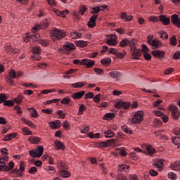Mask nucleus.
<instances>
[{"label":"nucleus","mask_w":180,"mask_h":180,"mask_svg":"<svg viewBox=\"0 0 180 180\" xmlns=\"http://www.w3.org/2000/svg\"><path fill=\"white\" fill-rule=\"evenodd\" d=\"M144 120V111L139 110L134 113V117L129 120L131 124H139Z\"/></svg>","instance_id":"f257e3e1"},{"label":"nucleus","mask_w":180,"mask_h":180,"mask_svg":"<svg viewBox=\"0 0 180 180\" xmlns=\"http://www.w3.org/2000/svg\"><path fill=\"white\" fill-rule=\"evenodd\" d=\"M51 37L53 41H56V39L60 40L65 37V32L63 30L56 28L52 31Z\"/></svg>","instance_id":"f03ea898"},{"label":"nucleus","mask_w":180,"mask_h":180,"mask_svg":"<svg viewBox=\"0 0 180 180\" xmlns=\"http://www.w3.org/2000/svg\"><path fill=\"white\" fill-rule=\"evenodd\" d=\"M116 141H117V139H110L107 141L104 142H100L97 143L98 148H105L107 147H112L113 146H116Z\"/></svg>","instance_id":"7ed1b4c3"},{"label":"nucleus","mask_w":180,"mask_h":180,"mask_svg":"<svg viewBox=\"0 0 180 180\" xmlns=\"http://www.w3.org/2000/svg\"><path fill=\"white\" fill-rule=\"evenodd\" d=\"M168 110L172 112V116L174 120H178L179 119V111H178V107L176 105H169L168 108Z\"/></svg>","instance_id":"20e7f679"},{"label":"nucleus","mask_w":180,"mask_h":180,"mask_svg":"<svg viewBox=\"0 0 180 180\" xmlns=\"http://www.w3.org/2000/svg\"><path fill=\"white\" fill-rule=\"evenodd\" d=\"M59 175L62 176V178H68L71 176V173L68 172V171L65 170L67 168L64 167V165L61 164L59 165Z\"/></svg>","instance_id":"39448f33"},{"label":"nucleus","mask_w":180,"mask_h":180,"mask_svg":"<svg viewBox=\"0 0 180 180\" xmlns=\"http://www.w3.org/2000/svg\"><path fill=\"white\" fill-rule=\"evenodd\" d=\"M107 41L106 43L108 46H116L117 44V41H116L117 37H116V34H110L107 35Z\"/></svg>","instance_id":"423d86ee"},{"label":"nucleus","mask_w":180,"mask_h":180,"mask_svg":"<svg viewBox=\"0 0 180 180\" xmlns=\"http://www.w3.org/2000/svg\"><path fill=\"white\" fill-rule=\"evenodd\" d=\"M49 21L47 19L45 20V25L41 24H36L34 27L32 29V33H35L37 30H40V29H47L49 27Z\"/></svg>","instance_id":"0eeeda50"},{"label":"nucleus","mask_w":180,"mask_h":180,"mask_svg":"<svg viewBox=\"0 0 180 180\" xmlns=\"http://www.w3.org/2000/svg\"><path fill=\"white\" fill-rule=\"evenodd\" d=\"M96 19H98V15L91 16L89 21L87 22V26L89 29H94L96 26Z\"/></svg>","instance_id":"6e6552de"},{"label":"nucleus","mask_w":180,"mask_h":180,"mask_svg":"<svg viewBox=\"0 0 180 180\" xmlns=\"http://www.w3.org/2000/svg\"><path fill=\"white\" fill-rule=\"evenodd\" d=\"M148 44H149V46H151L153 49H161V47H162V44H161V42L157 39H154L152 41H148Z\"/></svg>","instance_id":"1a4fd4ad"},{"label":"nucleus","mask_w":180,"mask_h":180,"mask_svg":"<svg viewBox=\"0 0 180 180\" xmlns=\"http://www.w3.org/2000/svg\"><path fill=\"white\" fill-rule=\"evenodd\" d=\"M152 55L153 57L156 58H159L160 60H162L165 57V51H160V50H155L152 51Z\"/></svg>","instance_id":"9d476101"},{"label":"nucleus","mask_w":180,"mask_h":180,"mask_svg":"<svg viewBox=\"0 0 180 180\" xmlns=\"http://www.w3.org/2000/svg\"><path fill=\"white\" fill-rule=\"evenodd\" d=\"M171 22L176 27H180V18L177 14H174L171 16Z\"/></svg>","instance_id":"9b49d317"},{"label":"nucleus","mask_w":180,"mask_h":180,"mask_svg":"<svg viewBox=\"0 0 180 180\" xmlns=\"http://www.w3.org/2000/svg\"><path fill=\"white\" fill-rule=\"evenodd\" d=\"M159 20L165 26L168 25L171 22V20L169 19V18L167 17V15H159Z\"/></svg>","instance_id":"f8f14e48"},{"label":"nucleus","mask_w":180,"mask_h":180,"mask_svg":"<svg viewBox=\"0 0 180 180\" xmlns=\"http://www.w3.org/2000/svg\"><path fill=\"white\" fill-rule=\"evenodd\" d=\"M131 51L133 60H139L140 58V56H141V51L140 49H135Z\"/></svg>","instance_id":"ddd939ff"},{"label":"nucleus","mask_w":180,"mask_h":180,"mask_svg":"<svg viewBox=\"0 0 180 180\" xmlns=\"http://www.w3.org/2000/svg\"><path fill=\"white\" fill-rule=\"evenodd\" d=\"M63 49L65 51H72V50H75V45L72 43L67 42L64 46Z\"/></svg>","instance_id":"4468645a"},{"label":"nucleus","mask_w":180,"mask_h":180,"mask_svg":"<svg viewBox=\"0 0 180 180\" xmlns=\"http://www.w3.org/2000/svg\"><path fill=\"white\" fill-rule=\"evenodd\" d=\"M110 77L111 78H113L114 79H117V81H119V78H120L121 73L119 71L115 70L109 72Z\"/></svg>","instance_id":"2eb2a0df"},{"label":"nucleus","mask_w":180,"mask_h":180,"mask_svg":"<svg viewBox=\"0 0 180 180\" xmlns=\"http://www.w3.org/2000/svg\"><path fill=\"white\" fill-rule=\"evenodd\" d=\"M120 18L121 19H125L127 22H131V20H133V15H127V13L122 12L120 13Z\"/></svg>","instance_id":"dca6fc26"},{"label":"nucleus","mask_w":180,"mask_h":180,"mask_svg":"<svg viewBox=\"0 0 180 180\" xmlns=\"http://www.w3.org/2000/svg\"><path fill=\"white\" fill-rule=\"evenodd\" d=\"M84 95H85V91H81L73 94L71 97L72 99H81Z\"/></svg>","instance_id":"f3484780"},{"label":"nucleus","mask_w":180,"mask_h":180,"mask_svg":"<svg viewBox=\"0 0 180 180\" xmlns=\"http://www.w3.org/2000/svg\"><path fill=\"white\" fill-rule=\"evenodd\" d=\"M28 141L31 143V144H39L41 141V138L36 137V136H30L28 139Z\"/></svg>","instance_id":"a211bd4d"},{"label":"nucleus","mask_w":180,"mask_h":180,"mask_svg":"<svg viewBox=\"0 0 180 180\" xmlns=\"http://www.w3.org/2000/svg\"><path fill=\"white\" fill-rule=\"evenodd\" d=\"M55 146L57 148V150H65V146H64V143H63L61 141L58 140H56L54 141Z\"/></svg>","instance_id":"6ab92c4d"},{"label":"nucleus","mask_w":180,"mask_h":180,"mask_svg":"<svg viewBox=\"0 0 180 180\" xmlns=\"http://www.w3.org/2000/svg\"><path fill=\"white\" fill-rule=\"evenodd\" d=\"M23 99H25V96H23V95L22 94H19L18 96H17V97L13 99V102L20 105V103L23 102Z\"/></svg>","instance_id":"aec40b11"},{"label":"nucleus","mask_w":180,"mask_h":180,"mask_svg":"<svg viewBox=\"0 0 180 180\" xmlns=\"http://www.w3.org/2000/svg\"><path fill=\"white\" fill-rule=\"evenodd\" d=\"M27 110H32V111H30L31 117H34L35 119L36 117H39V113L37 112V110L34 107L27 108Z\"/></svg>","instance_id":"412c9836"},{"label":"nucleus","mask_w":180,"mask_h":180,"mask_svg":"<svg viewBox=\"0 0 180 180\" xmlns=\"http://www.w3.org/2000/svg\"><path fill=\"white\" fill-rule=\"evenodd\" d=\"M170 168L174 171H180V161L176 160L174 164L170 165Z\"/></svg>","instance_id":"4be33fe9"},{"label":"nucleus","mask_w":180,"mask_h":180,"mask_svg":"<svg viewBox=\"0 0 180 180\" xmlns=\"http://www.w3.org/2000/svg\"><path fill=\"white\" fill-rule=\"evenodd\" d=\"M18 136V134L16 133H13V134H9L7 136H6L4 139V141H11L13 139H15Z\"/></svg>","instance_id":"5701e85b"},{"label":"nucleus","mask_w":180,"mask_h":180,"mask_svg":"<svg viewBox=\"0 0 180 180\" xmlns=\"http://www.w3.org/2000/svg\"><path fill=\"white\" fill-rule=\"evenodd\" d=\"M55 13L58 16H61L62 18H65V15H68V13H70V11H68V10H65L63 11H60L58 10H56Z\"/></svg>","instance_id":"b1692460"},{"label":"nucleus","mask_w":180,"mask_h":180,"mask_svg":"<svg viewBox=\"0 0 180 180\" xmlns=\"http://www.w3.org/2000/svg\"><path fill=\"white\" fill-rule=\"evenodd\" d=\"M86 85V82H79L75 84H72V88H82V86Z\"/></svg>","instance_id":"393cba45"},{"label":"nucleus","mask_w":180,"mask_h":180,"mask_svg":"<svg viewBox=\"0 0 180 180\" xmlns=\"http://www.w3.org/2000/svg\"><path fill=\"white\" fill-rule=\"evenodd\" d=\"M154 167L158 168L159 171H162L164 168V162L162 160H160L153 164Z\"/></svg>","instance_id":"a878e982"},{"label":"nucleus","mask_w":180,"mask_h":180,"mask_svg":"<svg viewBox=\"0 0 180 180\" xmlns=\"http://www.w3.org/2000/svg\"><path fill=\"white\" fill-rule=\"evenodd\" d=\"M21 120H22V122L25 123L27 126H30V127H32V129H36V125H34V124L29 120H27L26 118H21Z\"/></svg>","instance_id":"bb28decb"},{"label":"nucleus","mask_w":180,"mask_h":180,"mask_svg":"<svg viewBox=\"0 0 180 180\" xmlns=\"http://www.w3.org/2000/svg\"><path fill=\"white\" fill-rule=\"evenodd\" d=\"M35 150H37L38 158H40V157L43 155V151H44V148H43L42 146H38Z\"/></svg>","instance_id":"cd10ccee"},{"label":"nucleus","mask_w":180,"mask_h":180,"mask_svg":"<svg viewBox=\"0 0 180 180\" xmlns=\"http://www.w3.org/2000/svg\"><path fill=\"white\" fill-rule=\"evenodd\" d=\"M110 63H112V60L109 58H106L101 60V64H102V65H103L104 67H108V65H109Z\"/></svg>","instance_id":"c85d7f7f"},{"label":"nucleus","mask_w":180,"mask_h":180,"mask_svg":"<svg viewBox=\"0 0 180 180\" xmlns=\"http://www.w3.org/2000/svg\"><path fill=\"white\" fill-rule=\"evenodd\" d=\"M75 44L77 47H86L88 46V41H77Z\"/></svg>","instance_id":"c756f323"},{"label":"nucleus","mask_w":180,"mask_h":180,"mask_svg":"<svg viewBox=\"0 0 180 180\" xmlns=\"http://www.w3.org/2000/svg\"><path fill=\"white\" fill-rule=\"evenodd\" d=\"M91 11L90 13H91L92 15H96V13H99V12H101V6H94L93 8H91Z\"/></svg>","instance_id":"7c9ffc66"},{"label":"nucleus","mask_w":180,"mask_h":180,"mask_svg":"<svg viewBox=\"0 0 180 180\" xmlns=\"http://www.w3.org/2000/svg\"><path fill=\"white\" fill-rule=\"evenodd\" d=\"M104 120H112L115 119V113H107L103 117Z\"/></svg>","instance_id":"2f4dec72"},{"label":"nucleus","mask_w":180,"mask_h":180,"mask_svg":"<svg viewBox=\"0 0 180 180\" xmlns=\"http://www.w3.org/2000/svg\"><path fill=\"white\" fill-rule=\"evenodd\" d=\"M124 169H130V166L127 165H120L118 166V171L120 172H123Z\"/></svg>","instance_id":"473e14b6"},{"label":"nucleus","mask_w":180,"mask_h":180,"mask_svg":"<svg viewBox=\"0 0 180 180\" xmlns=\"http://www.w3.org/2000/svg\"><path fill=\"white\" fill-rule=\"evenodd\" d=\"M158 34H160V38L162 40H167L168 39V34L164 31L158 32Z\"/></svg>","instance_id":"72a5a7b5"},{"label":"nucleus","mask_w":180,"mask_h":180,"mask_svg":"<svg viewBox=\"0 0 180 180\" xmlns=\"http://www.w3.org/2000/svg\"><path fill=\"white\" fill-rule=\"evenodd\" d=\"M41 51V49H40V46H34L32 48V53L34 54V56H36L37 54H40Z\"/></svg>","instance_id":"f704fd0d"},{"label":"nucleus","mask_w":180,"mask_h":180,"mask_svg":"<svg viewBox=\"0 0 180 180\" xmlns=\"http://www.w3.org/2000/svg\"><path fill=\"white\" fill-rule=\"evenodd\" d=\"M86 11H88V8H86L85 6H82L79 8L78 13L79 15H84Z\"/></svg>","instance_id":"c9c22d12"},{"label":"nucleus","mask_w":180,"mask_h":180,"mask_svg":"<svg viewBox=\"0 0 180 180\" xmlns=\"http://www.w3.org/2000/svg\"><path fill=\"white\" fill-rule=\"evenodd\" d=\"M70 37L72 39H81V33L73 32L70 33Z\"/></svg>","instance_id":"e433bc0d"},{"label":"nucleus","mask_w":180,"mask_h":180,"mask_svg":"<svg viewBox=\"0 0 180 180\" xmlns=\"http://www.w3.org/2000/svg\"><path fill=\"white\" fill-rule=\"evenodd\" d=\"M70 102H71V99L70 98L69 96L63 98L62 101H60L62 105H70Z\"/></svg>","instance_id":"4c0bfd02"},{"label":"nucleus","mask_w":180,"mask_h":180,"mask_svg":"<svg viewBox=\"0 0 180 180\" xmlns=\"http://www.w3.org/2000/svg\"><path fill=\"white\" fill-rule=\"evenodd\" d=\"M4 105V106H8V108H12V106H15V103H13V101H9V100L6 101L5 100Z\"/></svg>","instance_id":"58836bf2"},{"label":"nucleus","mask_w":180,"mask_h":180,"mask_svg":"<svg viewBox=\"0 0 180 180\" xmlns=\"http://www.w3.org/2000/svg\"><path fill=\"white\" fill-rule=\"evenodd\" d=\"M148 20L150 22H154L155 23H157L160 21V17H157L155 15H153L148 18Z\"/></svg>","instance_id":"ea45409f"},{"label":"nucleus","mask_w":180,"mask_h":180,"mask_svg":"<svg viewBox=\"0 0 180 180\" xmlns=\"http://www.w3.org/2000/svg\"><path fill=\"white\" fill-rule=\"evenodd\" d=\"M60 101V98H55L53 100H49L44 103V105H51V103H58Z\"/></svg>","instance_id":"a19ab883"},{"label":"nucleus","mask_w":180,"mask_h":180,"mask_svg":"<svg viewBox=\"0 0 180 180\" xmlns=\"http://www.w3.org/2000/svg\"><path fill=\"white\" fill-rule=\"evenodd\" d=\"M172 141L176 146H179V147H180V137L179 136H176L174 138H172Z\"/></svg>","instance_id":"79ce46f5"},{"label":"nucleus","mask_w":180,"mask_h":180,"mask_svg":"<svg viewBox=\"0 0 180 180\" xmlns=\"http://www.w3.org/2000/svg\"><path fill=\"white\" fill-rule=\"evenodd\" d=\"M146 151L150 155L154 154V153H155V150H154V148H153V146H151V145H148L146 146Z\"/></svg>","instance_id":"37998d69"},{"label":"nucleus","mask_w":180,"mask_h":180,"mask_svg":"<svg viewBox=\"0 0 180 180\" xmlns=\"http://www.w3.org/2000/svg\"><path fill=\"white\" fill-rule=\"evenodd\" d=\"M129 44V39H122L120 43V47H126V46H128Z\"/></svg>","instance_id":"c03bdc74"},{"label":"nucleus","mask_w":180,"mask_h":180,"mask_svg":"<svg viewBox=\"0 0 180 180\" xmlns=\"http://www.w3.org/2000/svg\"><path fill=\"white\" fill-rule=\"evenodd\" d=\"M122 129L123 130V131H125V133L127 134H131L133 132L131 131V129H130V128H129L127 126L124 125L123 127H122Z\"/></svg>","instance_id":"a18cd8bd"},{"label":"nucleus","mask_w":180,"mask_h":180,"mask_svg":"<svg viewBox=\"0 0 180 180\" xmlns=\"http://www.w3.org/2000/svg\"><path fill=\"white\" fill-rule=\"evenodd\" d=\"M7 51L11 52L12 54H19L20 50L17 49H13L11 48V47H8L7 48Z\"/></svg>","instance_id":"49530a36"},{"label":"nucleus","mask_w":180,"mask_h":180,"mask_svg":"<svg viewBox=\"0 0 180 180\" xmlns=\"http://www.w3.org/2000/svg\"><path fill=\"white\" fill-rule=\"evenodd\" d=\"M30 155L33 158H39V155H37V150H36L35 149L30 150Z\"/></svg>","instance_id":"de8ad7c7"},{"label":"nucleus","mask_w":180,"mask_h":180,"mask_svg":"<svg viewBox=\"0 0 180 180\" xmlns=\"http://www.w3.org/2000/svg\"><path fill=\"white\" fill-rule=\"evenodd\" d=\"M105 137H115V133L111 130H108L105 132Z\"/></svg>","instance_id":"09e8293b"},{"label":"nucleus","mask_w":180,"mask_h":180,"mask_svg":"<svg viewBox=\"0 0 180 180\" xmlns=\"http://www.w3.org/2000/svg\"><path fill=\"white\" fill-rule=\"evenodd\" d=\"M153 123L156 127H160V126L162 124V122L158 118H155L153 120Z\"/></svg>","instance_id":"8fccbe9b"},{"label":"nucleus","mask_w":180,"mask_h":180,"mask_svg":"<svg viewBox=\"0 0 180 180\" xmlns=\"http://www.w3.org/2000/svg\"><path fill=\"white\" fill-rule=\"evenodd\" d=\"M95 65V60H89V62L86 63V68H92Z\"/></svg>","instance_id":"3c124183"},{"label":"nucleus","mask_w":180,"mask_h":180,"mask_svg":"<svg viewBox=\"0 0 180 180\" xmlns=\"http://www.w3.org/2000/svg\"><path fill=\"white\" fill-rule=\"evenodd\" d=\"M169 44L171 46H176V37L175 36L170 38Z\"/></svg>","instance_id":"603ef678"},{"label":"nucleus","mask_w":180,"mask_h":180,"mask_svg":"<svg viewBox=\"0 0 180 180\" xmlns=\"http://www.w3.org/2000/svg\"><path fill=\"white\" fill-rule=\"evenodd\" d=\"M174 70L175 69H174V68H169L165 70L164 74L165 75H169L170 74H172V72H174Z\"/></svg>","instance_id":"864d4df0"},{"label":"nucleus","mask_w":180,"mask_h":180,"mask_svg":"<svg viewBox=\"0 0 180 180\" xmlns=\"http://www.w3.org/2000/svg\"><path fill=\"white\" fill-rule=\"evenodd\" d=\"M14 110H16L18 115H20V116H22V113H23V111H22V108H20V106L15 105L14 107Z\"/></svg>","instance_id":"5fc2aeb1"},{"label":"nucleus","mask_w":180,"mask_h":180,"mask_svg":"<svg viewBox=\"0 0 180 180\" xmlns=\"http://www.w3.org/2000/svg\"><path fill=\"white\" fill-rule=\"evenodd\" d=\"M9 77L13 79H15V78H16V72L13 69H11L9 72Z\"/></svg>","instance_id":"6e6d98bb"},{"label":"nucleus","mask_w":180,"mask_h":180,"mask_svg":"<svg viewBox=\"0 0 180 180\" xmlns=\"http://www.w3.org/2000/svg\"><path fill=\"white\" fill-rule=\"evenodd\" d=\"M123 103V101H117L115 105V108H116L117 109H122Z\"/></svg>","instance_id":"4d7b16f0"},{"label":"nucleus","mask_w":180,"mask_h":180,"mask_svg":"<svg viewBox=\"0 0 180 180\" xmlns=\"http://www.w3.org/2000/svg\"><path fill=\"white\" fill-rule=\"evenodd\" d=\"M22 132L24 133L25 136L32 135V131L29 130L27 127L22 128Z\"/></svg>","instance_id":"13d9d810"},{"label":"nucleus","mask_w":180,"mask_h":180,"mask_svg":"<svg viewBox=\"0 0 180 180\" xmlns=\"http://www.w3.org/2000/svg\"><path fill=\"white\" fill-rule=\"evenodd\" d=\"M116 150H120V154L121 157H126V155H127V153H126V151L124 150V148H121Z\"/></svg>","instance_id":"bf43d9fd"},{"label":"nucleus","mask_w":180,"mask_h":180,"mask_svg":"<svg viewBox=\"0 0 180 180\" xmlns=\"http://www.w3.org/2000/svg\"><path fill=\"white\" fill-rule=\"evenodd\" d=\"M93 101L96 103H99L101 102V94H97L94 97H93Z\"/></svg>","instance_id":"052dcab7"},{"label":"nucleus","mask_w":180,"mask_h":180,"mask_svg":"<svg viewBox=\"0 0 180 180\" xmlns=\"http://www.w3.org/2000/svg\"><path fill=\"white\" fill-rule=\"evenodd\" d=\"M39 44H41V45L44 46V47H47V46H49V44H50L49 41H47L46 39L39 40Z\"/></svg>","instance_id":"680f3d73"},{"label":"nucleus","mask_w":180,"mask_h":180,"mask_svg":"<svg viewBox=\"0 0 180 180\" xmlns=\"http://www.w3.org/2000/svg\"><path fill=\"white\" fill-rule=\"evenodd\" d=\"M85 105H84V104H81L79 108L78 115H83L84 110H85Z\"/></svg>","instance_id":"e2e57ef3"},{"label":"nucleus","mask_w":180,"mask_h":180,"mask_svg":"<svg viewBox=\"0 0 180 180\" xmlns=\"http://www.w3.org/2000/svg\"><path fill=\"white\" fill-rule=\"evenodd\" d=\"M8 99V96L5 95V94H0V103H2V102H5Z\"/></svg>","instance_id":"0e129e2a"},{"label":"nucleus","mask_w":180,"mask_h":180,"mask_svg":"<svg viewBox=\"0 0 180 180\" xmlns=\"http://www.w3.org/2000/svg\"><path fill=\"white\" fill-rule=\"evenodd\" d=\"M94 98V92H88L84 96V99H91Z\"/></svg>","instance_id":"69168bd1"},{"label":"nucleus","mask_w":180,"mask_h":180,"mask_svg":"<svg viewBox=\"0 0 180 180\" xmlns=\"http://www.w3.org/2000/svg\"><path fill=\"white\" fill-rule=\"evenodd\" d=\"M63 129H65V130H70V122H68V121L65 120L63 123Z\"/></svg>","instance_id":"338daca9"},{"label":"nucleus","mask_w":180,"mask_h":180,"mask_svg":"<svg viewBox=\"0 0 180 180\" xmlns=\"http://www.w3.org/2000/svg\"><path fill=\"white\" fill-rule=\"evenodd\" d=\"M116 180H127V177L123 174H119Z\"/></svg>","instance_id":"774afa93"}]
</instances>
